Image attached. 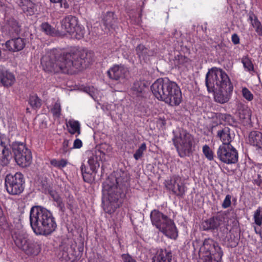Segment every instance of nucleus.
I'll return each mask as SVG.
<instances>
[{
	"label": "nucleus",
	"mask_w": 262,
	"mask_h": 262,
	"mask_svg": "<svg viewBox=\"0 0 262 262\" xmlns=\"http://www.w3.org/2000/svg\"><path fill=\"white\" fill-rule=\"evenodd\" d=\"M93 60L94 53L91 51L73 48L61 54L57 49H53L42 56L41 64L43 70L48 72L73 74L86 68Z\"/></svg>",
	"instance_id": "f257e3e1"
},
{
	"label": "nucleus",
	"mask_w": 262,
	"mask_h": 262,
	"mask_svg": "<svg viewBox=\"0 0 262 262\" xmlns=\"http://www.w3.org/2000/svg\"><path fill=\"white\" fill-rule=\"evenodd\" d=\"M128 177L126 172L111 175L103 183V205L105 212L111 213L119 207L121 200L125 195L128 186Z\"/></svg>",
	"instance_id": "f03ea898"
},
{
	"label": "nucleus",
	"mask_w": 262,
	"mask_h": 262,
	"mask_svg": "<svg viewBox=\"0 0 262 262\" xmlns=\"http://www.w3.org/2000/svg\"><path fill=\"white\" fill-rule=\"evenodd\" d=\"M31 227L36 235L47 236L55 231L57 224L52 213L40 206H33L30 212Z\"/></svg>",
	"instance_id": "7ed1b4c3"
},
{
	"label": "nucleus",
	"mask_w": 262,
	"mask_h": 262,
	"mask_svg": "<svg viewBox=\"0 0 262 262\" xmlns=\"http://www.w3.org/2000/svg\"><path fill=\"white\" fill-rule=\"evenodd\" d=\"M154 96L171 106H177L182 101V94L178 84L167 78L157 79L151 86Z\"/></svg>",
	"instance_id": "20e7f679"
},
{
	"label": "nucleus",
	"mask_w": 262,
	"mask_h": 262,
	"mask_svg": "<svg viewBox=\"0 0 262 262\" xmlns=\"http://www.w3.org/2000/svg\"><path fill=\"white\" fill-rule=\"evenodd\" d=\"M173 134L172 141L178 155L181 158L189 157L195 150V140L193 136L182 129L173 131Z\"/></svg>",
	"instance_id": "39448f33"
},
{
	"label": "nucleus",
	"mask_w": 262,
	"mask_h": 262,
	"mask_svg": "<svg viewBox=\"0 0 262 262\" xmlns=\"http://www.w3.org/2000/svg\"><path fill=\"white\" fill-rule=\"evenodd\" d=\"M206 85L209 92H214L217 88L230 90L233 85L226 72L220 68L213 67L206 75Z\"/></svg>",
	"instance_id": "423d86ee"
},
{
	"label": "nucleus",
	"mask_w": 262,
	"mask_h": 262,
	"mask_svg": "<svg viewBox=\"0 0 262 262\" xmlns=\"http://www.w3.org/2000/svg\"><path fill=\"white\" fill-rule=\"evenodd\" d=\"M150 219L152 225L166 236L171 238H175L177 236V228L174 222L167 215L155 209L150 213Z\"/></svg>",
	"instance_id": "0eeeda50"
},
{
	"label": "nucleus",
	"mask_w": 262,
	"mask_h": 262,
	"mask_svg": "<svg viewBox=\"0 0 262 262\" xmlns=\"http://www.w3.org/2000/svg\"><path fill=\"white\" fill-rule=\"evenodd\" d=\"M223 251L218 244L212 239H205L199 250V256L204 262H220Z\"/></svg>",
	"instance_id": "6e6552de"
},
{
	"label": "nucleus",
	"mask_w": 262,
	"mask_h": 262,
	"mask_svg": "<svg viewBox=\"0 0 262 262\" xmlns=\"http://www.w3.org/2000/svg\"><path fill=\"white\" fill-rule=\"evenodd\" d=\"M24 177L19 172L14 174H8L5 178L7 191L11 195H19L21 193L24 189Z\"/></svg>",
	"instance_id": "1a4fd4ad"
},
{
	"label": "nucleus",
	"mask_w": 262,
	"mask_h": 262,
	"mask_svg": "<svg viewBox=\"0 0 262 262\" xmlns=\"http://www.w3.org/2000/svg\"><path fill=\"white\" fill-rule=\"evenodd\" d=\"M12 149L17 164L23 167L29 166L32 161L30 150L23 143H15L12 145Z\"/></svg>",
	"instance_id": "9d476101"
},
{
	"label": "nucleus",
	"mask_w": 262,
	"mask_h": 262,
	"mask_svg": "<svg viewBox=\"0 0 262 262\" xmlns=\"http://www.w3.org/2000/svg\"><path fill=\"white\" fill-rule=\"evenodd\" d=\"M217 156L222 162L228 164L235 163L238 160V153L232 145H221Z\"/></svg>",
	"instance_id": "9b49d317"
},
{
	"label": "nucleus",
	"mask_w": 262,
	"mask_h": 262,
	"mask_svg": "<svg viewBox=\"0 0 262 262\" xmlns=\"http://www.w3.org/2000/svg\"><path fill=\"white\" fill-rule=\"evenodd\" d=\"M107 74L110 79L121 81L127 78L129 70L123 64H115L107 71Z\"/></svg>",
	"instance_id": "f8f14e48"
},
{
	"label": "nucleus",
	"mask_w": 262,
	"mask_h": 262,
	"mask_svg": "<svg viewBox=\"0 0 262 262\" xmlns=\"http://www.w3.org/2000/svg\"><path fill=\"white\" fill-rule=\"evenodd\" d=\"M166 188L171 190L173 193L178 196H182L185 192V187L182 180L179 176H173L170 180L165 181Z\"/></svg>",
	"instance_id": "ddd939ff"
},
{
	"label": "nucleus",
	"mask_w": 262,
	"mask_h": 262,
	"mask_svg": "<svg viewBox=\"0 0 262 262\" xmlns=\"http://www.w3.org/2000/svg\"><path fill=\"white\" fill-rule=\"evenodd\" d=\"M225 214L220 213L207 220L202 223L203 230H213L217 229L225 222Z\"/></svg>",
	"instance_id": "4468645a"
},
{
	"label": "nucleus",
	"mask_w": 262,
	"mask_h": 262,
	"mask_svg": "<svg viewBox=\"0 0 262 262\" xmlns=\"http://www.w3.org/2000/svg\"><path fill=\"white\" fill-rule=\"evenodd\" d=\"M3 31L6 35L12 37L19 33L20 26L15 19L12 17L8 18L5 21Z\"/></svg>",
	"instance_id": "2eb2a0df"
},
{
	"label": "nucleus",
	"mask_w": 262,
	"mask_h": 262,
	"mask_svg": "<svg viewBox=\"0 0 262 262\" xmlns=\"http://www.w3.org/2000/svg\"><path fill=\"white\" fill-rule=\"evenodd\" d=\"M77 23L78 20L76 17L68 15L65 17L61 21L62 29L67 33H74Z\"/></svg>",
	"instance_id": "dca6fc26"
},
{
	"label": "nucleus",
	"mask_w": 262,
	"mask_h": 262,
	"mask_svg": "<svg viewBox=\"0 0 262 262\" xmlns=\"http://www.w3.org/2000/svg\"><path fill=\"white\" fill-rule=\"evenodd\" d=\"M233 89V87H231L230 90L217 88V90L213 92L215 101L220 103H224L228 102L230 98Z\"/></svg>",
	"instance_id": "f3484780"
},
{
	"label": "nucleus",
	"mask_w": 262,
	"mask_h": 262,
	"mask_svg": "<svg viewBox=\"0 0 262 262\" xmlns=\"http://www.w3.org/2000/svg\"><path fill=\"white\" fill-rule=\"evenodd\" d=\"M25 39L21 37L12 39L6 42V47L7 49L13 52L21 50L25 47Z\"/></svg>",
	"instance_id": "a211bd4d"
},
{
	"label": "nucleus",
	"mask_w": 262,
	"mask_h": 262,
	"mask_svg": "<svg viewBox=\"0 0 262 262\" xmlns=\"http://www.w3.org/2000/svg\"><path fill=\"white\" fill-rule=\"evenodd\" d=\"M137 54L140 58L146 61L148 60L149 57L155 56L157 53V50L155 49H148L143 45H139L136 48Z\"/></svg>",
	"instance_id": "6ab92c4d"
},
{
	"label": "nucleus",
	"mask_w": 262,
	"mask_h": 262,
	"mask_svg": "<svg viewBox=\"0 0 262 262\" xmlns=\"http://www.w3.org/2000/svg\"><path fill=\"white\" fill-rule=\"evenodd\" d=\"M14 241L15 245L22 250L26 248L29 239L28 238V235L23 232H19L16 233L14 236Z\"/></svg>",
	"instance_id": "aec40b11"
},
{
	"label": "nucleus",
	"mask_w": 262,
	"mask_h": 262,
	"mask_svg": "<svg viewBox=\"0 0 262 262\" xmlns=\"http://www.w3.org/2000/svg\"><path fill=\"white\" fill-rule=\"evenodd\" d=\"M249 143L262 150V133L260 132L253 130L249 135Z\"/></svg>",
	"instance_id": "412c9836"
},
{
	"label": "nucleus",
	"mask_w": 262,
	"mask_h": 262,
	"mask_svg": "<svg viewBox=\"0 0 262 262\" xmlns=\"http://www.w3.org/2000/svg\"><path fill=\"white\" fill-rule=\"evenodd\" d=\"M0 81L4 86H9L14 82L15 77L12 73L0 68Z\"/></svg>",
	"instance_id": "4be33fe9"
},
{
	"label": "nucleus",
	"mask_w": 262,
	"mask_h": 262,
	"mask_svg": "<svg viewBox=\"0 0 262 262\" xmlns=\"http://www.w3.org/2000/svg\"><path fill=\"white\" fill-rule=\"evenodd\" d=\"M155 258L152 262H171L172 253L170 251L160 249L158 250Z\"/></svg>",
	"instance_id": "5701e85b"
},
{
	"label": "nucleus",
	"mask_w": 262,
	"mask_h": 262,
	"mask_svg": "<svg viewBox=\"0 0 262 262\" xmlns=\"http://www.w3.org/2000/svg\"><path fill=\"white\" fill-rule=\"evenodd\" d=\"M217 137L222 142V145H231L232 137L230 134V129L228 127H224L217 132Z\"/></svg>",
	"instance_id": "b1692460"
},
{
	"label": "nucleus",
	"mask_w": 262,
	"mask_h": 262,
	"mask_svg": "<svg viewBox=\"0 0 262 262\" xmlns=\"http://www.w3.org/2000/svg\"><path fill=\"white\" fill-rule=\"evenodd\" d=\"M11 152L7 146L0 145V165H7L11 159Z\"/></svg>",
	"instance_id": "393cba45"
},
{
	"label": "nucleus",
	"mask_w": 262,
	"mask_h": 262,
	"mask_svg": "<svg viewBox=\"0 0 262 262\" xmlns=\"http://www.w3.org/2000/svg\"><path fill=\"white\" fill-rule=\"evenodd\" d=\"M100 154L101 151H95V153H93L89 158L88 163L91 170L95 173L97 172V170L100 166Z\"/></svg>",
	"instance_id": "a878e982"
},
{
	"label": "nucleus",
	"mask_w": 262,
	"mask_h": 262,
	"mask_svg": "<svg viewBox=\"0 0 262 262\" xmlns=\"http://www.w3.org/2000/svg\"><path fill=\"white\" fill-rule=\"evenodd\" d=\"M103 20L104 25L107 28L109 31L115 30L116 19L115 18L114 14L113 12H107Z\"/></svg>",
	"instance_id": "bb28decb"
},
{
	"label": "nucleus",
	"mask_w": 262,
	"mask_h": 262,
	"mask_svg": "<svg viewBox=\"0 0 262 262\" xmlns=\"http://www.w3.org/2000/svg\"><path fill=\"white\" fill-rule=\"evenodd\" d=\"M26 247L27 249L25 248L24 251H25L26 254L28 255H37L40 251V245L38 243L34 241L29 240Z\"/></svg>",
	"instance_id": "cd10ccee"
},
{
	"label": "nucleus",
	"mask_w": 262,
	"mask_h": 262,
	"mask_svg": "<svg viewBox=\"0 0 262 262\" xmlns=\"http://www.w3.org/2000/svg\"><path fill=\"white\" fill-rule=\"evenodd\" d=\"M249 20L257 35L262 36V25L257 17L254 14H251L249 15Z\"/></svg>",
	"instance_id": "c85d7f7f"
},
{
	"label": "nucleus",
	"mask_w": 262,
	"mask_h": 262,
	"mask_svg": "<svg viewBox=\"0 0 262 262\" xmlns=\"http://www.w3.org/2000/svg\"><path fill=\"white\" fill-rule=\"evenodd\" d=\"M68 128V131L71 134L77 133L79 135L80 133V125L78 121L70 120L66 123Z\"/></svg>",
	"instance_id": "c756f323"
},
{
	"label": "nucleus",
	"mask_w": 262,
	"mask_h": 262,
	"mask_svg": "<svg viewBox=\"0 0 262 262\" xmlns=\"http://www.w3.org/2000/svg\"><path fill=\"white\" fill-rule=\"evenodd\" d=\"M251 112L247 107H242L238 110V117L244 123H248L251 120Z\"/></svg>",
	"instance_id": "7c9ffc66"
},
{
	"label": "nucleus",
	"mask_w": 262,
	"mask_h": 262,
	"mask_svg": "<svg viewBox=\"0 0 262 262\" xmlns=\"http://www.w3.org/2000/svg\"><path fill=\"white\" fill-rule=\"evenodd\" d=\"M40 28L41 30L48 35L54 36L57 34V32L55 28L48 23H42L40 25Z\"/></svg>",
	"instance_id": "2f4dec72"
},
{
	"label": "nucleus",
	"mask_w": 262,
	"mask_h": 262,
	"mask_svg": "<svg viewBox=\"0 0 262 262\" xmlns=\"http://www.w3.org/2000/svg\"><path fill=\"white\" fill-rule=\"evenodd\" d=\"M145 89V84L141 81L135 82L132 87L133 93L137 96H142Z\"/></svg>",
	"instance_id": "473e14b6"
},
{
	"label": "nucleus",
	"mask_w": 262,
	"mask_h": 262,
	"mask_svg": "<svg viewBox=\"0 0 262 262\" xmlns=\"http://www.w3.org/2000/svg\"><path fill=\"white\" fill-rule=\"evenodd\" d=\"M49 193L54 201L57 203V206L59 208L60 210L63 212L65 208L64 205L59 194L53 190H50Z\"/></svg>",
	"instance_id": "72a5a7b5"
},
{
	"label": "nucleus",
	"mask_w": 262,
	"mask_h": 262,
	"mask_svg": "<svg viewBox=\"0 0 262 262\" xmlns=\"http://www.w3.org/2000/svg\"><path fill=\"white\" fill-rule=\"evenodd\" d=\"M28 101L29 104L33 109H37L41 106V101L38 97L35 95L30 96Z\"/></svg>",
	"instance_id": "f704fd0d"
},
{
	"label": "nucleus",
	"mask_w": 262,
	"mask_h": 262,
	"mask_svg": "<svg viewBox=\"0 0 262 262\" xmlns=\"http://www.w3.org/2000/svg\"><path fill=\"white\" fill-rule=\"evenodd\" d=\"M51 164L59 169H61L67 166L68 161L66 159H62L59 160L54 159L50 161Z\"/></svg>",
	"instance_id": "c9c22d12"
},
{
	"label": "nucleus",
	"mask_w": 262,
	"mask_h": 262,
	"mask_svg": "<svg viewBox=\"0 0 262 262\" xmlns=\"http://www.w3.org/2000/svg\"><path fill=\"white\" fill-rule=\"evenodd\" d=\"M81 171L82 174L83 180L87 183H91L93 181V177L91 173L87 172L86 166L82 163L80 167Z\"/></svg>",
	"instance_id": "e433bc0d"
},
{
	"label": "nucleus",
	"mask_w": 262,
	"mask_h": 262,
	"mask_svg": "<svg viewBox=\"0 0 262 262\" xmlns=\"http://www.w3.org/2000/svg\"><path fill=\"white\" fill-rule=\"evenodd\" d=\"M242 62L243 64L245 70L247 71H251L253 70V65L252 61L248 56H244L242 58Z\"/></svg>",
	"instance_id": "4c0bfd02"
},
{
	"label": "nucleus",
	"mask_w": 262,
	"mask_h": 262,
	"mask_svg": "<svg viewBox=\"0 0 262 262\" xmlns=\"http://www.w3.org/2000/svg\"><path fill=\"white\" fill-rule=\"evenodd\" d=\"M254 223L258 226L262 224V208H258L254 212L253 215Z\"/></svg>",
	"instance_id": "58836bf2"
},
{
	"label": "nucleus",
	"mask_w": 262,
	"mask_h": 262,
	"mask_svg": "<svg viewBox=\"0 0 262 262\" xmlns=\"http://www.w3.org/2000/svg\"><path fill=\"white\" fill-rule=\"evenodd\" d=\"M146 149V145L145 143H142L139 148L136 151L134 154V158L136 160H138L140 159L143 155L144 151Z\"/></svg>",
	"instance_id": "ea45409f"
},
{
	"label": "nucleus",
	"mask_w": 262,
	"mask_h": 262,
	"mask_svg": "<svg viewBox=\"0 0 262 262\" xmlns=\"http://www.w3.org/2000/svg\"><path fill=\"white\" fill-rule=\"evenodd\" d=\"M203 152L206 158L208 160L211 161L213 160V152L207 145H205L203 147Z\"/></svg>",
	"instance_id": "a19ab883"
},
{
	"label": "nucleus",
	"mask_w": 262,
	"mask_h": 262,
	"mask_svg": "<svg viewBox=\"0 0 262 262\" xmlns=\"http://www.w3.org/2000/svg\"><path fill=\"white\" fill-rule=\"evenodd\" d=\"M51 111L54 116L59 117L61 114V106L60 102L58 101L56 102Z\"/></svg>",
	"instance_id": "79ce46f5"
},
{
	"label": "nucleus",
	"mask_w": 262,
	"mask_h": 262,
	"mask_svg": "<svg viewBox=\"0 0 262 262\" xmlns=\"http://www.w3.org/2000/svg\"><path fill=\"white\" fill-rule=\"evenodd\" d=\"M74 32L76 33L75 36L76 38L79 39L83 37L85 33V30L83 27L78 25V24H77V25L76 26V28H75Z\"/></svg>",
	"instance_id": "37998d69"
},
{
	"label": "nucleus",
	"mask_w": 262,
	"mask_h": 262,
	"mask_svg": "<svg viewBox=\"0 0 262 262\" xmlns=\"http://www.w3.org/2000/svg\"><path fill=\"white\" fill-rule=\"evenodd\" d=\"M243 97L248 101H251L253 98V96L251 92L246 88H244L242 90Z\"/></svg>",
	"instance_id": "c03bdc74"
},
{
	"label": "nucleus",
	"mask_w": 262,
	"mask_h": 262,
	"mask_svg": "<svg viewBox=\"0 0 262 262\" xmlns=\"http://www.w3.org/2000/svg\"><path fill=\"white\" fill-rule=\"evenodd\" d=\"M121 257L123 262H137L136 260L128 253L122 254Z\"/></svg>",
	"instance_id": "a18cd8bd"
},
{
	"label": "nucleus",
	"mask_w": 262,
	"mask_h": 262,
	"mask_svg": "<svg viewBox=\"0 0 262 262\" xmlns=\"http://www.w3.org/2000/svg\"><path fill=\"white\" fill-rule=\"evenodd\" d=\"M231 196L230 195L228 194L226 196L225 200H224L222 207L225 209L228 208L231 205Z\"/></svg>",
	"instance_id": "49530a36"
},
{
	"label": "nucleus",
	"mask_w": 262,
	"mask_h": 262,
	"mask_svg": "<svg viewBox=\"0 0 262 262\" xmlns=\"http://www.w3.org/2000/svg\"><path fill=\"white\" fill-rule=\"evenodd\" d=\"M70 141L68 140L65 139L64 140L62 143V151L63 153H66L69 150V146Z\"/></svg>",
	"instance_id": "de8ad7c7"
},
{
	"label": "nucleus",
	"mask_w": 262,
	"mask_h": 262,
	"mask_svg": "<svg viewBox=\"0 0 262 262\" xmlns=\"http://www.w3.org/2000/svg\"><path fill=\"white\" fill-rule=\"evenodd\" d=\"M82 145V141L79 139H77L74 141L73 148H79Z\"/></svg>",
	"instance_id": "09e8293b"
},
{
	"label": "nucleus",
	"mask_w": 262,
	"mask_h": 262,
	"mask_svg": "<svg viewBox=\"0 0 262 262\" xmlns=\"http://www.w3.org/2000/svg\"><path fill=\"white\" fill-rule=\"evenodd\" d=\"M231 40L234 45H237L239 43V38L238 36L235 33L232 35Z\"/></svg>",
	"instance_id": "8fccbe9b"
},
{
	"label": "nucleus",
	"mask_w": 262,
	"mask_h": 262,
	"mask_svg": "<svg viewBox=\"0 0 262 262\" xmlns=\"http://www.w3.org/2000/svg\"><path fill=\"white\" fill-rule=\"evenodd\" d=\"M59 4H60V7L61 8L68 9L69 8V5L66 0H62Z\"/></svg>",
	"instance_id": "3c124183"
},
{
	"label": "nucleus",
	"mask_w": 262,
	"mask_h": 262,
	"mask_svg": "<svg viewBox=\"0 0 262 262\" xmlns=\"http://www.w3.org/2000/svg\"><path fill=\"white\" fill-rule=\"evenodd\" d=\"M6 137L4 135H2L0 133V145L7 146L5 144V140H6Z\"/></svg>",
	"instance_id": "603ef678"
},
{
	"label": "nucleus",
	"mask_w": 262,
	"mask_h": 262,
	"mask_svg": "<svg viewBox=\"0 0 262 262\" xmlns=\"http://www.w3.org/2000/svg\"><path fill=\"white\" fill-rule=\"evenodd\" d=\"M255 232L260 236V238L262 239V231L260 230H257L256 227H254Z\"/></svg>",
	"instance_id": "864d4df0"
},
{
	"label": "nucleus",
	"mask_w": 262,
	"mask_h": 262,
	"mask_svg": "<svg viewBox=\"0 0 262 262\" xmlns=\"http://www.w3.org/2000/svg\"><path fill=\"white\" fill-rule=\"evenodd\" d=\"M62 0H50V1L52 3H54V4H56V3H59L61 2Z\"/></svg>",
	"instance_id": "5fc2aeb1"
},
{
	"label": "nucleus",
	"mask_w": 262,
	"mask_h": 262,
	"mask_svg": "<svg viewBox=\"0 0 262 262\" xmlns=\"http://www.w3.org/2000/svg\"><path fill=\"white\" fill-rule=\"evenodd\" d=\"M105 146H107V152L109 153L112 151V147L107 145H105Z\"/></svg>",
	"instance_id": "6e6d98bb"
},
{
	"label": "nucleus",
	"mask_w": 262,
	"mask_h": 262,
	"mask_svg": "<svg viewBox=\"0 0 262 262\" xmlns=\"http://www.w3.org/2000/svg\"><path fill=\"white\" fill-rule=\"evenodd\" d=\"M68 256V254H67V252H65L63 254V256L66 258L67 256Z\"/></svg>",
	"instance_id": "4d7b16f0"
},
{
	"label": "nucleus",
	"mask_w": 262,
	"mask_h": 262,
	"mask_svg": "<svg viewBox=\"0 0 262 262\" xmlns=\"http://www.w3.org/2000/svg\"><path fill=\"white\" fill-rule=\"evenodd\" d=\"M237 244V242H234V243L232 245L233 246H236V245Z\"/></svg>",
	"instance_id": "13d9d810"
},
{
	"label": "nucleus",
	"mask_w": 262,
	"mask_h": 262,
	"mask_svg": "<svg viewBox=\"0 0 262 262\" xmlns=\"http://www.w3.org/2000/svg\"><path fill=\"white\" fill-rule=\"evenodd\" d=\"M180 58L181 59H183V56H181L180 57Z\"/></svg>",
	"instance_id": "bf43d9fd"
},
{
	"label": "nucleus",
	"mask_w": 262,
	"mask_h": 262,
	"mask_svg": "<svg viewBox=\"0 0 262 262\" xmlns=\"http://www.w3.org/2000/svg\"><path fill=\"white\" fill-rule=\"evenodd\" d=\"M27 111L28 112H29V108H27Z\"/></svg>",
	"instance_id": "052dcab7"
}]
</instances>
